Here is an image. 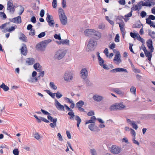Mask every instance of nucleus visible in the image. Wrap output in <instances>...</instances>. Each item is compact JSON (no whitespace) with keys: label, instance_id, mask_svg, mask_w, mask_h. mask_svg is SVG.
<instances>
[{"label":"nucleus","instance_id":"nucleus-1","mask_svg":"<svg viewBox=\"0 0 155 155\" xmlns=\"http://www.w3.org/2000/svg\"><path fill=\"white\" fill-rule=\"evenodd\" d=\"M58 13L61 23L63 25H66L67 22V17L65 15L64 10L62 8H59Z\"/></svg>","mask_w":155,"mask_h":155},{"label":"nucleus","instance_id":"nucleus-2","mask_svg":"<svg viewBox=\"0 0 155 155\" xmlns=\"http://www.w3.org/2000/svg\"><path fill=\"white\" fill-rule=\"evenodd\" d=\"M125 107L123 103H116L111 105L110 108V110H120L123 109Z\"/></svg>","mask_w":155,"mask_h":155},{"label":"nucleus","instance_id":"nucleus-3","mask_svg":"<svg viewBox=\"0 0 155 155\" xmlns=\"http://www.w3.org/2000/svg\"><path fill=\"white\" fill-rule=\"evenodd\" d=\"M51 41V40L49 39L45 40L41 42L40 44L36 45L37 49L40 51H44L47 44Z\"/></svg>","mask_w":155,"mask_h":155},{"label":"nucleus","instance_id":"nucleus-4","mask_svg":"<svg viewBox=\"0 0 155 155\" xmlns=\"http://www.w3.org/2000/svg\"><path fill=\"white\" fill-rule=\"evenodd\" d=\"M140 4L142 5V6L151 7L152 5H155V0H144V1H140Z\"/></svg>","mask_w":155,"mask_h":155},{"label":"nucleus","instance_id":"nucleus-5","mask_svg":"<svg viewBox=\"0 0 155 155\" xmlns=\"http://www.w3.org/2000/svg\"><path fill=\"white\" fill-rule=\"evenodd\" d=\"M7 9L11 13H14L15 8L13 6V1L12 0H9L8 2Z\"/></svg>","mask_w":155,"mask_h":155},{"label":"nucleus","instance_id":"nucleus-6","mask_svg":"<svg viewBox=\"0 0 155 155\" xmlns=\"http://www.w3.org/2000/svg\"><path fill=\"white\" fill-rule=\"evenodd\" d=\"M10 21L16 24H20L21 23V17L20 16L10 19Z\"/></svg>","mask_w":155,"mask_h":155},{"label":"nucleus","instance_id":"nucleus-7","mask_svg":"<svg viewBox=\"0 0 155 155\" xmlns=\"http://www.w3.org/2000/svg\"><path fill=\"white\" fill-rule=\"evenodd\" d=\"M111 151L114 154H117L120 153V148L116 145H113L111 147Z\"/></svg>","mask_w":155,"mask_h":155},{"label":"nucleus","instance_id":"nucleus-8","mask_svg":"<svg viewBox=\"0 0 155 155\" xmlns=\"http://www.w3.org/2000/svg\"><path fill=\"white\" fill-rule=\"evenodd\" d=\"M127 123L132 126L133 128L135 130L137 129L138 128L137 125L136 124L135 121L130 119H127Z\"/></svg>","mask_w":155,"mask_h":155},{"label":"nucleus","instance_id":"nucleus-9","mask_svg":"<svg viewBox=\"0 0 155 155\" xmlns=\"http://www.w3.org/2000/svg\"><path fill=\"white\" fill-rule=\"evenodd\" d=\"M64 80L68 81H70L72 78V76L71 72H66L64 76Z\"/></svg>","mask_w":155,"mask_h":155},{"label":"nucleus","instance_id":"nucleus-10","mask_svg":"<svg viewBox=\"0 0 155 155\" xmlns=\"http://www.w3.org/2000/svg\"><path fill=\"white\" fill-rule=\"evenodd\" d=\"M65 52L61 51H57L55 54L56 58L60 60L65 55Z\"/></svg>","mask_w":155,"mask_h":155},{"label":"nucleus","instance_id":"nucleus-11","mask_svg":"<svg viewBox=\"0 0 155 155\" xmlns=\"http://www.w3.org/2000/svg\"><path fill=\"white\" fill-rule=\"evenodd\" d=\"M17 28V26L16 25H15L14 26H12L10 27L9 28H5L3 31V33H6L9 32L11 33L14 31L15 29Z\"/></svg>","mask_w":155,"mask_h":155},{"label":"nucleus","instance_id":"nucleus-12","mask_svg":"<svg viewBox=\"0 0 155 155\" xmlns=\"http://www.w3.org/2000/svg\"><path fill=\"white\" fill-rule=\"evenodd\" d=\"M118 24L119 26L120 30L121 32V33L123 38H124L125 36V33L124 32L125 29L124 28L125 24L124 23L123 21L120 23H119Z\"/></svg>","mask_w":155,"mask_h":155},{"label":"nucleus","instance_id":"nucleus-13","mask_svg":"<svg viewBox=\"0 0 155 155\" xmlns=\"http://www.w3.org/2000/svg\"><path fill=\"white\" fill-rule=\"evenodd\" d=\"M81 77L82 78L85 79L86 78L88 75V72L85 68L83 69L81 71Z\"/></svg>","mask_w":155,"mask_h":155},{"label":"nucleus","instance_id":"nucleus-14","mask_svg":"<svg viewBox=\"0 0 155 155\" xmlns=\"http://www.w3.org/2000/svg\"><path fill=\"white\" fill-rule=\"evenodd\" d=\"M55 105L58 109L64 110V106L61 105L57 100H55Z\"/></svg>","mask_w":155,"mask_h":155},{"label":"nucleus","instance_id":"nucleus-15","mask_svg":"<svg viewBox=\"0 0 155 155\" xmlns=\"http://www.w3.org/2000/svg\"><path fill=\"white\" fill-rule=\"evenodd\" d=\"M147 45L150 50H152V51L154 50V48L153 46L152 41L151 39L147 40Z\"/></svg>","mask_w":155,"mask_h":155},{"label":"nucleus","instance_id":"nucleus-16","mask_svg":"<svg viewBox=\"0 0 155 155\" xmlns=\"http://www.w3.org/2000/svg\"><path fill=\"white\" fill-rule=\"evenodd\" d=\"M96 44L95 41H94L92 40H91L87 45V48L89 50H91V49L93 48Z\"/></svg>","mask_w":155,"mask_h":155},{"label":"nucleus","instance_id":"nucleus-17","mask_svg":"<svg viewBox=\"0 0 155 155\" xmlns=\"http://www.w3.org/2000/svg\"><path fill=\"white\" fill-rule=\"evenodd\" d=\"M120 54L119 52H117L115 55L114 61L117 62V64H118L121 62V60L120 58Z\"/></svg>","mask_w":155,"mask_h":155},{"label":"nucleus","instance_id":"nucleus-18","mask_svg":"<svg viewBox=\"0 0 155 155\" xmlns=\"http://www.w3.org/2000/svg\"><path fill=\"white\" fill-rule=\"evenodd\" d=\"M93 98L96 101L100 102L103 100L104 98L101 96L97 94H95L94 95L93 97Z\"/></svg>","mask_w":155,"mask_h":155},{"label":"nucleus","instance_id":"nucleus-19","mask_svg":"<svg viewBox=\"0 0 155 155\" xmlns=\"http://www.w3.org/2000/svg\"><path fill=\"white\" fill-rule=\"evenodd\" d=\"M94 31V29H87L84 31V33L85 35L89 36L93 35Z\"/></svg>","mask_w":155,"mask_h":155},{"label":"nucleus","instance_id":"nucleus-20","mask_svg":"<svg viewBox=\"0 0 155 155\" xmlns=\"http://www.w3.org/2000/svg\"><path fill=\"white\" fill-rule=\"evenodd\" d=\"M93 35L95 37V39L97 40L100 38L101 36V33L100 32L95 30H94Z\"/></svg>","mask_w":155,"mask_h":155},{"label":"nucleus","instance_id":"nucleus-21","mask_svg":"<svg viewBox=\"0 0 155 155\" xmlns=\"http://www.w3.org/2000/svg\"><path fill=\"white\" fill-rule=\"evenodd\" d=\"M23 45L24 46L21 47L20 49L21 52L22 54L24 55H26L27 53V48L25 44H24Z\"/></svg>","mask_w":155,"mask_h":155},{"label":"nucleus","instance_id":"nucleus-22","mask_svg":"<svg viewBox=\"0 0 155 155\" xmlns=\"http://www.w3.org/2000/svg\"><path fill=\"white\" fill-rule=\"evenodd\" d=\"M34 67L35 69L38 71L40 72L42 70V67L38 63H37L34 65Z\"/></svg>","mask_w":155,"mask_h":155},{"label":"nucleus","instance_id":"nucleus-23","mask_svg":"<svg viewBox=\"0 0 155 155\" xmlns=\"http://www.w3.org/2000/svg\"><path fill=\"white\" fill-rule=\"evenodd\" d=\"M153 51V50L152 51V50H150V51H147L144 53L145 55L148 58V60L149 61H150L151 60L152 56V53Z\"/></svg>","mask_w":155,"mask_h":155},{"label":"nucleus","instance_id":"nucleus-24","mask_svg":"<svg viewBox=\"0 0 155 155\" xmlns=\"http://www.w3.org/2000/svg\"><path fill=\"white\" fill-rule=\"evenodd\" d=\"M26 62L28 65H32L35 62V60L33 58H29L27 59Z\"/></svg>","mask_w":155,"mask_h":155},{"label":"nucleus","instance_id":"nucleus-25","mask_svg":"<svg viewBox=\"0 0 155 155\" xmlns=\"http://www.w3.org/2000/svg\"><path fill=\"white\" fill-rule=\"evenodd\" d=\"M126 72V69L121 68H117L111 71L112 72H117L123 71Z\"/></svg>","mask_w":155,"mask_h":155},{"label":"nucleus","instance_id":"nucleus-26","mask_svg":"<svg viewBox=\"0 0 155 155\" xmlns=\"http://www.w3.org/2000/svg\"><path fill=\"white\" fill-rule=\"evenodd\" d=\"M148 34L149 36H150L152 38L155 39V32L149 30L148 31Z\"/></svg>","mask_w":155,"mask_h":155},{"label":"nucleus","instance_id":"nucleus-27","mask_svg":"<svg viewBox=\"0 0 155 155\" xmlns=\"http://www.w3.org/2000/svg\"><path fill=\"white\" fill-rule=\"evenodd\" d=\"M130 131V133L131 134L133 137L135 138L136 136V132L132 128H128L127 129V130Z\"/></svg>","mask_w":155,"mask_h":155},{"label":"nucleus","instance_id":"nucleus-28","mask_svg":"<svg viewBox=\"0 0 155 155\" xmlns=\"http://www.w3.org/2000/svg\"><path fill=\"white\" fill-rule=\"evenodd\" d=\"M142 5L140 4V2L136 5L133 6V9L134 10L140 9L141 8Z\"/></svg>","mask_w":155,"mask_h":155},{"label":"nucleus","instance_id":"nucleus-29","mask_svg":"<svg viewBox=\"0 0 155 155\" xmlns=\"http://www.w3.org/2000/svg\"><path fill=\"white\" fill-rule=\"evenodd\" d=\"M130 91L131 93L134 94L135 96H136V88L135 87L132 86L130 87Z\"/></svg>","mask_w":155,"mask_h":155},{"label":"nucleus","instance_id":"nucleus-30","mask_svg":"<svg viewBox=\"0 0 155 155\" xmlns=\"http://www.w3.org/2000/svg\"><path fill=\"white\" fill-rule=\"evenodd\" d=\"M0 87L2 89L5 91H7L9 89V87L3 83L0 86Z\"/></svg>","mask_w":155,"mask_h":155},{"label":"nucleus","instance_id":"nucleus-31","mask_svg":"<svg viewBox=\"0 0 155 155\" xmlns=\"http://www.w3.org/2000/svg\"><path fill=\"white\" fill-rule=\"evenodd\" d=\"M84 104V102L83 101H80L76 104V106L78 107H82Z\"/></svg>","mask_w":155,"mask_h":155},{"label":"nucleus","instance_id":"nucleus-32","mask_svg":"<svg viewBox=\"0 0 155 155\" xmlns=\"http://www.w3.org/2000/svg\"><path fill=\"white\" fill-rule=\"evenodd\" d=\"M76 118L75 119L76 120H77L78 122L77 124V126L78 127H79V124L81 123V120L80 118L78 116H76Z\"/></svg>","mask_w":155,"mask_h":155},{"label":"nucleus","instance_id":"nucleus-33","mask_svg":"<svg viewBox=\"0 0 155 155\" xmlns=\"http://www.w3.org/2000/svg\"><path fill=\"white\" fill-rule=\"evenodd\" d=\"M114 91L116 93L119 94H123V92L119 88H115L114 90Z\"/></svg>","mask_w":155,"mask_h":155},{"label":"nucleus","instance_id":"nucleus-34","mask_svg":"<svg viewBox=\"0 0 155 155\" xmlns=\"http://www.w3.org/2000/svg\"><path fill=\"white\" fill-rule=\"evenodd\" d=\"M98 60L99 61V63L100 65L101 66H102V65H103V64H104V60L102 58H101V57L100 56H99V59Z\"/></svg>","mask_w":155,"mask_h":155},{"label":"nucleus","instance_id":"nucleus-35","mask_svg":"<svg viewBox=\"0 0 155 155\" xmlns=\"http://www.w3.org/2000/svg\"><path fill=\"white\" fill-rule=\"evenodd\" d=\"M19 39L23 41H26V37L23 34H21V36L20 37Z\"/></svg>","mask_w":155,"mask_h":155},{"label":"nucleus","instance_id":"nucleus-36","mask_svg":"<svg viewBox=\"0 0 155 155\" xmlns=\"http://www.w3.org/2000/svg\"><path fill=\"white\" fill-rule=\"evenodd\" d=\"M47 22H48L49 26H50L51 27H54V22L53 20H51L47 21Z\"/></svg>","mask_w":155,"mask_h":155},{"label":"nucleus","instance_id":"nucleus-37","mask_svg":"<svg viewBox=\"0 0 155 155\" xmlns=\"http://www.w3.org/2000/svg\"><path fill=\"white\" fill-rule=\"evenodd\" d=\"M50 85L51 88L54 90H56L57 88L56 86L54 84L53 82H50Z\"/></svg>","mask_w":155,"mask_h":155},{"label":"nucleus","instance_id":"nucleus-38","mask_svg":"<svg viewBox=\"0 0 155 155\" xmlns=\"http://www.w3.org/2000/svg\"><path fill=\"white\" fill-rule=\"evenodd\" d=\"M71 111L69 112L68 113V114L71 117L70 118V119H71L72 118H73L74 117L75 115L74 114V113L72 111Z\"/></svg>","mask_w":155,"mask_h":155},{"label":"nucleus","instance_id":"nucleus-39","mask_svg":"<svg viewBox=\"0 0 155 155\" xmlns=\"http://www.w3.org/2000/svg\"><path fill=\"white\" fill-rule=\"evenodd\" d=\"M105 27V25L104 24L101 23L98 25V28L100 29H104Z\"/></svg>","mask_w":155,"mask_h":155},{"label":"nucleus","instance_id":"nucleus-40","mask_svg":"<svg viewBox=\"0 0 155 155\" xmlns=\"http://www.w3.org/2000/svg\"><path fill=\"white\" fill-rule=\"evenodd\" d=\"M0 17H3L4 19H6L7 18L4 12H0Z\"/></svg>","mask_w":155,"mask_h":155},{"label":"nucleus","instance_id":"nucleus-41","mask_svg":"<svg viewBox=\"0 0 155 155\" xmlns=\"http://www.w3.org/2000/svg\"><path fill=\"white\" fill-rule=\"evenodd\" d=\"M94 124H90L88 126L89 128L91 131H94Z\"/></svg>","mask_w":155,"mask_h":155},{"label":"nucleus","instance_id":"nucleus-42","mask_svg":"<svg viewBox=\"0 0 155 155\" xmlns=\"http://www.w3.org/2000/svg\"><path fill=\"white\" fill-rule=\"evenodd\" d=\"M52 6L54 8H56L57 7V0H53L52 3Z\"/></svg>","mask_w":155,"mask_h":155},{"label":"nucleus","instance_id":"nucleus-43","mask_svg":"<svg viewBox=\"0 0 155 155\" xmlns=\"http://www.w3.org/2000/svg\"><path fill=\"white\" fill-rule=\"evenodd\" d=\"M45 32H43L40 33L38 35V37L39 38H41L44 36H45Z\"/></svg>","mask_w":155,"mask_h":155},{"label":"nucleus","instance_id":"nucleus-44","mask_svg":"<svg viewBox=\"0 0 155 155\" xmlns=\"http://www.w3.org/2000/svg\"><path fill=\"white\" fill-rule=\"evenodd\" d=\"M114 41L116 42H119V36L118 34H116L115 38Z\"/></svg>","mask_w":155,"mask_h":155},{"label":"nucleus","instance_id":"nucleus-45","mask_svg":"<svg viewBox=\"0 0 155 155\" xmlns=\"http://www.w3.org/2000/svg\"><path fill=\"white\" fill-rule=\"evenodd\" d=\"M138 33H133L132 32H130V36L134 38H136L137 36V34H138Z\"/></svg>","mask_w":155,"mask_h":155},{"label":"nucleus","instance_id":"nucleus-46","mask_svg":"<svg viewBox=\"0 0 155 155\" xmlns=\"http://www.w3.org/2000/svg\"><path fill=\"white\" fill-rule=\"evenodd\" d=\"M13 153L15 155H18L19 151L18 149H15L13 150Z\"/></svg>","mask_w":155,"mask_h":155},{"label":"nucleus","instance_id":"nucleus-47","mask_svg":"<svg viewBox=\"0 0 155 155\" xmlns=\"http://www.w3.org/2000/svg\"><path fill=\"white\" fill-rule=\"evenodd\" d=\"M39 118H40L41 120L42 121L46 123H48L49 122V121L45 118L41 117H40Z\"/></svg>","mask_w":155,"mask_h":155},{"label":"nucleus","instance_id":"nucleus-48","mask_svg":"<svg viewBox=\"0 0 155 155\" xmlns=\"http://www.w3.org/2000/svg\"><path fill=\"white\" fill-rule=\"evenodd\" d=\"M35 138L37 140L39 139L41 137L40 135L37 133H36L35 134Z\"/></svg>","mask_w":155,"mask_h":155},{"label":"nucleus","instance_id":"nucleus-49","mask_svg":"<svg viewBox=\"0 0 155 155\" xmlns=\"http://www.w3.org/2000/svg\"><path fill=\"white\" fill-rule=\"evenodd\" d=\"M54 38L56 39H58L60 40H61V38L60 35H58L57 34H55L54 35Z\"/></svg>","mask_w":155,"mask_h":155},{"label":"nucleus","instance_id":"nucleus-50","mask_svg":"<svg viewBox=\"0 0 155 155\" xmlns=\"http://www.w3.org/2000/svg\"><path fill=\"white\" fill-rule=\"evenodd\" d=\"M35 31L34 30L31 29L29 32V35L33 36L35 35Z\"/></svg>","mask_w":155,"mask_h":155},{"label":"nucleus","instance_id":"nucleus-51","mask_svg":"<svg viewBox=\"0 0 155 155\" xmlns=\"http://www.w3.org/2000/svg\"><path fill=\"white\" fill-rule=\"evenodd\" d=\"M140 16L142 18L144 17L147 15L146 12L144 11H142L140 12Z\"/></svg>","mask_w":155,"mask_h":155},{"label":"nucleus","instance_id":"nucleus-52","mask_svg":"<svg viewBox=\"0 0 155 155\" xmlns=\"http://www.w3.org/2000/svg\"><path fill=\"white\" fill-rule=\"evenodd\" d=\"M24 9L23 7H21V9L20 10V12L18 13V14L20 16L21 15L23 12H24Z\"/></svg>","mask_w":155,"mask_h":155},{"label":"nucleus","instance_id":"nucleus-53","mask_svg":"<svg viewBox=\"0 0 155 155\" xmlns=\"http://www.w3.org/2000/svg\"><path fill=\"white\" fill-rule=\"evenodd\" d=\"M31 21L33 23H35L36 22V20L35 17V16H33L31 18Z\"/></svg>","mask_w":155,"mask_h":155},{"label":"nucleus","instance_id":"nucleus-54","mask_svg":"<svg viewBox=\"0 0 155 155\" xmlns=\"http://www.w3.org/2000/svg\"><path fill=\"white\" fill-rule=\"evenodd\" d=\"M104 53L105 54L107 57H108V49L107 48H106L104 49Z\"/></svg>","mask_w":155,"mask_h":155},{"label":"nucleus","instance_id":"nucleus-55","mask_svg":"<svg viewBox=\"0 0 155 155\" xmlns=\"http://www.w3.org/2000/svg\"><path fill=\"white\" fill-rule=\"evenodd\" d=\"M62 7L64 8L66 6V0H62Z\"/></svg>","mask_w":155,"mask_h":155},{"label":"nucleus","instance_id":"nucleus-56","mask_svg":"<svg viewBox=\"0 0 155 155\" xmlns=\"http://www.w3.org/2000/svg\"><path fill=\"white\" fill-rule=\"evenodd\" d=\"M61 41L62 44L63 45L69 44V40H61Z\"/></svg>","mask_w":155,"mask_h":155},{"label":"nucleus","instance_id":"nucleus-57","mask_svg":"<svg viewBox=\"0 0 155 155\" xmlns=\"http://www.w3.org/2000/svg\"><path fill=\"white\" fill-rule=\"evenodd\" d=\"M51 15L48 14L47 17L46 18V20L47 21H49L51 20Z\"/></svg>","mask_w":155,"mask_h":155},{"label":"nucleus","instance_id":"nucleus-58","mask_svg":"<svg viewBox=\"0 0 155 155\" xmlns=\"http://www.w3.org/2000/svg\"><path fill=\"white\" fill-rule=\"evenodd\" d=\"M56 97L58 98H59L61 97L62 96V95L59 93V92H58L56 94Z\"/></svg>","mask_w":155,"mask_h":155},{"label":"nucleus","instance_id":"nucleus-59","mask_svg":"<svg viewBox=\"0 0 155 155\" xmlns=\"http://www.w3.org/2000/svg\"><path fill=\"white\" fill-rule=\"evenodd\" d=\"M64 99L66 101H67L68 103L70 104H71V103H72V102H73V101L72 100L68 97L64 98Z\"/></svg>","mask_w":155,"mask_h":155},{"label":"nucleus","instance_id":"nucleus-60","mask_svg":"<svg viewBox=\"0 0 155 155\" xmlns=\"http://www.w3.org/2000/svg\"><path fill=\"white\" fill-rule=\"evenodd\" d=\"M91 152L92 155H96V151L94 149H91Z\"/></svg>","mask_w":155,"mask_h":155},{"label":"nucleus","instance_id":"nucleus-61","mask_svg":"<svg viewBox=\"0 0 155 155\" xmlns=\"http://www.w3.org/2000/svg\"><path fill=\"white\" fill-rule=\"evenodd\" d=\"M94 115V112L92 111H90L87 114L88 116H91Z\"/></svg>","mask_w":155,"mask_h":155},{"label":"nucleus","instance_id":"nucleus-62","mask_svg":"<svg viewBox=\"0 0 155 155\" xmlns=\"http://www.w3.org/2000/svg\"><path fill=\"white\" fill-rule=\"evenodd\" d=\"M146 23L149 25H150L153 22L149 18H147L146 19Z\"/></svg>","mask_w":155,"mask_h":155},{"label":"nucleus","instance_id":"nucleus-63","mask_svg":"<svg viewBox=\"0 0 155 155\" xmlns=\"http://www.w3.org/2000/svg\"><path fill=\"white\" fill-rule=\"evenodd\" d=\"M141 47L144 53L145 52H146L147 51V50L146 49V47H145V46L144 45H141Z\"/></svg>","mask_w":155,"mask_h":155},{"label":"nucleus","instance_id":"nucleus-64","mask_svg":"<svg viewBox=\"0 0 155 155\" xmlns=\"http://www.w3.org/2000/svg\"><path fill=\"white\" fill-rule=\"evenodd\" d=\"M150 19L154 20L155 19V16L153 15H150L148 17Z\"/></svg>","mask_w":155,"mask_h":155}]
</instances>
